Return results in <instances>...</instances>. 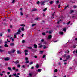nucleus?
I'll return each mask as SVG.
<instances>
[{
    "instance_id": "b1692460",
    "label": "nucleus",
    "mask_w": 77,
    "mask_h": 77,
    "mask_svg": "<svg viewBox=\"0 0 77 77\" xmlns=\"http://www.w3.org/2000/svg\"><path fill=\"white\" fill-rule=\"evenodd\" d=\"M20 26L22 27H24L25 26V25L24 24H21L20 25Z\"/></svg>"
},
{
    "instance_id": "4468645a",
    "label": "nucleus",
    "mask_w": 77,
    "mask_h": 77,
    "mask_svg": "<svg viewBox=\"0 0 77 77\" xmlns=\"http://www.w3.org/2000/svg\"><path fill=\"white\" fill-rule=\"evenodd\" d=\"M8 69L9 70H10V71H12V70H11V67H8Z\"/></svg>"
},
{
    "instance_id": "de8ad7c7",
    "label": "nucleus",
    "mask_w": 77,
    "mask_h": 77,
    "mask_svg": "<svg viewBox=\"0 0 77 77\" xmlns=\"http://www.w3.org/2000/svg\"><path fill=\"white\" fill-rule=\"evenodd\" d=\"M0 76H2L3 75V74L2 73H1V74H0Z\"/></svg>"
},
{
    "instance_id": "4d7b16f0",
    "label": "nucleus",
    "mask_w": 77,
    "mask_h": 77,
    "mask_svg": "<svg viewBox=\"0 0 77 77\" xmlns=\"http://www.w3.org/2000/svg\"><path fill=\"white\" fill-rule=\"evenodd\" d=\"M25 55L26 56L28 54V53H27V52L25 53Z\"/></svg>"
},
{
    "instance_id": "cd10ccee",
    "label": "nucleus",
    "mask_w": 77,
    "mask_h": 77,
    "mask_svg": "<svg viewBox=\"0 0 77 77\" xmlns=\"http://www.w3.org/2000/svg\"><path fill=\"white\" fill-rule=\"evenodd\" d=\"M37 9H36L35 8H34L32 10V11H36Z\"/></svg>"
},
{
    "instance_id": "3c124183",
    "label": "nucleus",
    "mask_w": 77,
    "mask_h": 77,
    "mask_svg": "<svg viewBox=\"0 0 77 77\" xmlns=\"http://www.w3.org/2000/svg\"><path fill=\"white\" fill-rule=\"evenodd\" d=\"M43 58H45V55H44L43 56Z\"/></svg>"
},
{
    "instance_id": "0e129e2a",
    "label": "nucleus",
    "mask_w": 77,
    "mask_h": 77,
    "mask_svg": "<svg viewBox=\"0 0 77 77\" xmlns=\"http://www.w3.org/2000/svg\"><path fill=\"white\" fill-rule=\"evenodd\" d=\"M34 57H35V58H37V57L36 56H34Z\"/></svg>"
},
{
    "instance_id": "ea45409f",
    "label": "nucleus",
    "mask_w": 77,
    "mask_h": 77,
    "mask_svg": "<svg viewBox=\"0 0 77 77\" xmlns=\"http://www.w3.org/2000/svg\"><path fill=\"white\" fill-rule=\"evenodd\" d=\"M20 66H21L20 65H17V67H18V68H20Z\"/></svg>"
},
{
    "instance_id": "bf43d9fd",
    "label": "nucleus",
    "mask_w": 77,
    "mask_h": 77,
    "mask_svg": "<svg viewBox=\"0 0 77 77\" xmlns=\"http://www.w3.org/2000/svg\"><path fill=\"white\" fill-rule=\"evenodd\" d=\"M22 68H25V66L23 65L22 66Z\"/></svg>"
},
{
    "instance_id": "e2e57ef3",
    "label": "nucleus",
    "mask_w": 77,
    "mask_h": 77,
    "mask_svg": "<svg viewBox=\"0 0 77 77\" xmlns=\"http://www.w3.org/2000/svg\"><path fill=\"white\" fill-rule=\"evenodd\" d=\"M37 4H38V5H39V1H38L37 2Z\"/></svg>"
},
{
    "instance_id": "4be33fe9",
    "label": "nucleus",
    "mask_w": 77,
    "mask_h": 77,
    "mask_svg": "<svg viewBox=\"0 0 77 77\" xmlns=\"http://www.w3.org/2000/svg\"><path fill=\"white\" fill-rule=\"evenodd\" d=\"M74 12V11L73 10H71L70 12V13L71 14V13H73Z\"/></svg>"
},
{
    "instance_id": "37998d69",
    "label": "nucleus",
    "mask_w": 77,
    "mask_h": 77,
    "mask_svg": "<svg viewBox=\"0 0 77 77\" xmlns=\"http://www.w3.org/2000/svg\"><path fill=\"white\" fill-rule=\"evenodd\" d=\"M42 35H43L44 36H45V33H42Z\"/></svg>"
},
{
    "instance_id": "7ed1b4c3",
    "label": "nucleus",
    "mask_w": 77,
    "mask_h": 77,
    "mask_svg": "<svg viewBox=\"0 0 77 77\" xmlns=\"http://www.w3.org/2000/svg\"><path fill=\"white\" fill-rule=\"evenodd\" d=\"M17 53L18 54H21V51L17 50Z\"/></svg>"
},
{
    "instance_id": "e433bc0d",
    "label": "nucleus",
    "mask_w": 77,
    "mask_h": 77,
    "mask_svg": "<svg viewBox=\"0 0 77 77\" xmlns=\"http://www.w3.org/2000/svg\"><path fill=\"white\" fill-rule=\"evenodd\" d=\"M62 21V20H60L59 21H58V22H57V24H59V22H60V21Z\"/></svg>"
},
{
    "instance_id": "473e14b6",
    "label": "nucleus",
    "mask_w": 77,
    "mask_h": 77,
    "mask_svg": "<svg viewBox=\"0 0 77 77\" xmlns=\"http://www.w3.org/2000/svg\"><path fill=\"white\" fill-rule=\"evenodd\" d=\"M12 38V37L10 38V39H12V41H14V38Z\"/></svg>"
},
{
    "instance_id": "13d9d810",
    "label": "nucleus",
    "mask_w": 77,
    "mask_h": 77,
    "mask_svg": "<svg viewBox=\"0 0 77 77\" xmlns=\"http://www.w3.org/2000/svg\"><path fill=\"white\" fill-rule=\"evenodd\" d=\"M5 71H3L2 72V73H5Z\"/></svg>"
},
{
    "instance_id": "a19ab883",
    "label": "nucleus",
    "mask_w": 77,
    "mask_h": 77,
    "mask_svg": "<svg viewBox=\"0 0 77 77\" xmlns=\"http://www.w3.org/2000/svg\"><path fill=\"white\" fill-rule=\"evenodd\" d=\"M7 41H8V42H11V41H9V39H7Z\"/></svg>"
},
{
    "instance_id": "4c0bfd02",
    "label": "nucleus",
    "mask_w": 77,
    "mask_h": 77,
    "mask_svg": "<svg viewBox=\"0 0 77 77\" xmlns=\"http://www.w3.org/2000/svg\"><path fill=\"white\" fill-rule=\"evenodd\" d=\"M68 5H67V6H66L64 8V9H66V8H68Z\"/></svg>"
},
{
    "instance_id": "ddd939ff",
    "label": "nucleus",
    "mask_w": 77,
    "mask_h": 77,
    "mask_svg": "<svg viewBox=\"0 0 77 77\" xmlns=\"http://www.w3.org/2000/svg\"><path fill=\"white\" fill-rule=\"evenodd\" d=\"M43 47L44 49H45V48H47V46H45V45H43Z\"/></svg>"
},
{
    "instance_id": "dca6fc26",
    "label": "nucleus",
    "mask_w": 77,
    "mask_h": 77,
    "mask_svg": "<svg viewBox=\"0 0 77 77\" xmlns=\"http://www.w3.org/2000/svg\"><path fill=\"white\" fill-rule=\"evenodd\" d=\"M47 8H45L43 10V12H45V11H46V10H47Z\"/></svg>"
},
{
    "instance_id": "72a5a7b5",
    "label": "nucleus",
    "mask_w": 77,
    "mask_h": 77,
    "mask_svg": "<svg viewBox=\"0 0 77 77\" xmlns=\"http://www.w3.org/2000/svg\"><path fill=\"white\" fill-rule=\"evenodd\" d=\"M38 72H41V69H38Z\"/></svg>"
},
{
    "instance_id": "a211bd4d",
    "label": "nucleus",
    "mask_w": 77,
    "mask_h": 77,
    "mask_svg": "<svg viewBox=\"0 0 77 77\" xmlns=\"http://www.w3.org/2000/svg\"><path fill=\"white\" fill-rule=\"evenodd\" d=\"M30 65H32V64H33V62H31L29 63Z\"/></svg>"
},
{
    "instance_id": "6ab92c4d",
    "label": "nucleus",
    "mask_w": 77,
    "mask_h": 77,
    "mask_svg": "<svg viewBox=\"0 0 77 77\" xmlns=\"http://www.w3.org/2000/svg\"><path fill=\"white\" fill-rule=\"evenodd\" d=\"M4 46L5 47H8V45L5 44L4 45Z\"/></svg>"
},
{
    "instance_id": "20e7f679",
    "label": "nucleus",
    "mask_w": 77,
    "mask_h": 77,
    "mask_svg": "<svg viewBox=\"0 0 77 77\" xmlns=\"http://www.w3.org/2000/svg\"><path fill=\"white\" fill-rule=\"evenodd\" d=\"M4 60H6V61H8L9 60V58L8 57L5 58H4Z\"/></svg>"
},
{
    "instance_id": "a878e982",
    "label": "nucleus",
    "mask_w": 77,
    "mask_h": 77,
    "mask_svg": "<svg viewBox=\"0 0 77 77\" xmlns=\"http://www.w3.org/2000/svg\"><path fill=\"white\" fill-rule=\"evenodd\" d=\"M29 61L26 60V62H25V63H29Z\"/></svg>"
},
{
    "instance_id": "bb28decb",
    "label": "nucleus",
    "mask_w": 77,
    "mask_h": 77,
    "mask_svg": "<svg viewBox=\"0 0 77 77\" xmlns=\"http://www.w3.org/2000/svg\"><path fill=\"white\" fill-rule=\"evenodd\" d=\"M25 53H27L28 52V50H24Z\"/></svg>"
},
{
    "instance_id": "69168bd1",
    "label": "nucleus",
    "mask_w": 77,
    "mask_h": 77,
    "mask_svg": "<svg viewBox=\"0 0 77 77\" xmlns=\"http://www.w3.org/2000/svg\"><path fill=\"white\" fill-rule=\"evenodd\" d=\"M14 2H15V0H13L12 1V3H14Z\"/></svg>"
},
{
    "instance_id": "7c9ffc66",
    "label": "nucleus",
    "mask_w": 77,
    "mask_h": 77,
    "mask_svg": "<svg viewBox=\"0 0 77 77\" xmlns=\"http://www.w3.org/2000/svg\"><path fill=\"white\" fill-rule=\"evenodd\" d=\"M49 33H52V31H50L48 32Z\"/></svg>"
},
{
    "instance_id": "680f3d73",
    "label": "nucleus",
    "mask_w": 77,
    "mask_h": 77,
    "mask_svg": "<svg viewBox=\"0 0 77 77\" xmlns=\"http://www.w3.org/2000/svg\"><path fill=\"white\" fill-rule=\"evenodd\" d=\"M74 8H77V6H76L75 5H74L73 6Z\"/></svg>"
},
{
    "instance_id": "5fc2aeb1",
    "label": "nucleus",
    "mask_w": 77,
    "mask_h": 77,
    "mask_svg": "<svg viewBox=\"0 0 77 77\" xmlns=\"http://www.w3.org/2000/svg\"><path fill=\"white\" fill-rule=\"evenodd\" d=\"M40 53H43V51H40Z\"/></svg>"
},
{
    "instance_id": "603ef678",
    "label": "nucleus",
    "mask_w": 77,
    "mask_h": 77,
    "mask_svg": "<svg viewBox=\"0 0 77 77\" xmlns=\"http://www.w3.org/2000/svg\"><path fill=\"white\" fill-rule=\"evenodd\" d=\"M16 35H15L14 36V37H13V38L14 39H15V38H16Z\"/></svg>"
},
{
    "instance_id": "f3484780",
    "label": "nucleus",
    "mask_w": 77,
    "mask_h": 77,
    "mask_svg": "<svg viewBox=\"0 0 77 77\" xmlns=\"http://www.w3.org/2000/svg\"><path fill=\"white\" fill-rule=\"evenodd\" d=\"M8 33H10L11 32V29H8Z\"/></svg>"
},
{
    "instance_id": "774afa93",
    "label": "nucleus",
    "mask_w": 77,
    "mask_h": 77,
    "mask_svg": "<svg viewBox=\"0 0 77 77\" xmlns=\"http://www.w3.org/2000/svg\"><path fill=\"white\" fill-rule=\"evenodd\" d=\"M0 36H2V34H0Z\"/></svg>"
},
{
    "instance_id": "c03bdc74",
    "label": "nucleus",
    "mask_w": 77,
    "mask_h": 77,
    "mask_svg": "<svg viewBox=\"0 0 77 77\" xmlns=\"http://www.w3.org/2000/svg\"><path fill=\"white\" fill-rule=\"evenodd\" d=\"M12 68L13 70H15V67H13Z\"/></svg>"
},
{
    "instance_id": "2f4dec72",
    "label": "nucleus",
    "mask_w": 77,
    "mask_h": 77,
    "mask_svg": "<svg viewBox=\"0 0 77 77\" xmlns=\"http://www.w3.org/2000/svg\"><path fill=\"white\" fill-rule=\"evenodd\" d=\"M57 72V69H55V70H54V72Z\"/></svg>"
},
{
    "instance_id": "58836bf2",
    "label": "nucleus",
    "mask_w": 77,
    "mask_h": 77,
    "mask_svg": "<svg viewBox=\"0 0 77 77\" xmlns=\"http://www.w3.org/2000/svg\"><path fill=\"white\" fill-rule=\"evenodd\" d=\"M76 46H77V45H74L73 46V48H75V47H76Z\"/></svg>"
},
{
    "instance_id": "79ce46f5",
    "label": "nucleus",
    "mask_w": 77,
    "mask_h": 77,
    "mask_svg": "<svg viewBox=\"0 0 77 77\" xmlns=\"http://www.w3.org/2000/svg\"><path fill=\"white\" fill-rule=\"evenodd\" d=\"M60 4L59 5H58V8H60Z\"/></svg>"
},
{
    "instance_id": "aec40b11",
    "label": "nucleus",
    "mask_w": 77,
    "mask_h": 77,
    "mask_svg": "<svg viewBox=\"0 0 77 77\" xmlns=\"http://www.w3.org/2000/svg\"><path fill=\"white\" fill-rule=\"evenodd\" d=\"M36 67L38 68H39V66L38 64H37V65L36 66Z\"/></svg>"
},
{
    "instance_id": "6e6552de",
    "label": "nucleus",
    "mask_w": 77,
    "mask_h": 77,
    "mask_svg": "<svg viewBox=\"0 0 77 77\" xmlns=\"http://www.w3.org/2000/svg\"><path fill=\"white\" fill-rule=\"evenodd\" d=\"M10 46H14L15 44L14 43H11L10 44Z\"/></svg>"
},
{
    "instance_id": "412c9836",
    "label": "nucleus",
    "mask_w": 77,
    "mask_h": 77,
    "mask_svg": "<svg viewBox=\"0 0 77 77\" xmlns=\"http://www.w3.org/2000/svg\"><path fill=\"white\" fill-rule=\"evenodd\" d=\"M21 30L22 31H24V27H22L21 29Z\"/></svg>"
},
{
    "instance_id": "052dcab7",
    "label": "nucleus",
    "mask_w": 77,
    "mask_h": 77,
    "mask_svg": "<svg viewBox=\"0 0 77 77\" xmlns=\"http://www.w3.org/2000/svg\"><path fill=\"white\" fill-rule=\"evenodd\" d=\"M44 41V39H42L41 40V42H43Z\"/></svg>"
},
{
    "instance_id": "f8f14e48",
    "label": "nucleus",
    "mask_w": 77,
    "mask_h": 77,
    "mask_svg": "<svg viewBox=\"0 0 77 77\" xmlns=\"http://www.w3.org/2000/svg\"><path fill=\"white\" fill-rule=\"evenodd\" d=\"M15 52V50L13 49L11 51V53H14Z\"/></svg>"
},
{
    "instance_id": "c9c22d12",
    "label": "nucleus",
    "mask_w": 77,
    "mask_h": 77,
    "mask_svg": "<svg viewBox=\"0 0 77 77\" xmlns=\"http://www.w3.org/2000/svg\"><path fill=\"white\" fill-rule=\"evenodd\" d=\"M20 15H23V13L22 12H20Z\"/></svg>"
},
{
    "instance_id": "f257e3e1",
    "label": "nucleus",
    "mask_w": 77,
    "mask_h": 77,
    "mask_svg": "<svg viewBox=\"0 0 77 77\" xmlns=\"http://www.w3.org/2000/svg\"><path fill=\"white\" fill-rule=\"evenodd\" d=\"M21 30H20V29H19L18 30L17 32L15 33L14 35H19V34H20V33H21Z\"/></svg>"
},
{
    "instance_id": "423d86ee",
    "label": "nucleus",
    "mask_w": 77,
    "mask_h": 77,
    "mask_svg": "<svg viewBox=\"0 0 77 77\" xmlns=\"http://www.w3.org/2000/svg\"><path fill=\"white\" fill-rule=\"evenodd\" d=\"M52 36H51V35H49L48 36V39H51V37Z\"/></svg>"
},
{
    "instance_id": "f704fd0d",
    "label": "nucleus",
    "mask_w": 77,
    "mask_h": 77,
    "mask_svg": "<svg viewBox=\"0 0 77 77\" xmlns=\"http://www.w3.org/2000/svg\"><path fill=\"white\" fill-rule=\"evenodd\" d=\"M4 51V50L0 49V52H3Z\"/></svg>"
},
{
    "instance_id": "338daca9",
    "label": "nucleus",
    "mask_w": 77,
    "mask_h": 77,
    "mask_svg": "<svg viewBox=\"0 0 77 77\" xmlns=\"http://www.w3.org/2000/svg\"><path fill=\"white\" fill-rule=\"evenodd\" d=\"M24 36V34H22L21 35V36L22 37H23V36Z\"/></svg>"
},
{
    "instance_id": "49530a36",
    "label": "nucleus",
    "mask_w": 77,
    "mask_h": 77,
    "mask_svg": "<svg viewBox=\"0 0 77 77\" xmlns=\"http://www.w3.org/2000/svg\"><path fill=\"white\" fill-rule=\"evenodd\" d=\"M22 43H24L25 42V41L24 40H23L22 41Z\"/></svg>"
},
{
    "instance_id": "5701e85b",
    "label": "nucleus",
    "mask_w": 77,
    "mask_h": 77,
    "mask_svg": "<svg viewBox=\"0 0 77 77\" xmlns=\"http://www.w3.org/2000/svg\"><path fill=\"white\" fill-rule=\"evenodd\" d=\"M55 2L56 4H57V3H59V0H57Z\"/></svg>"
},
{
    "instance_id": "2eb2a0df",
    "label": "nucleus",
    "mask_w": 77,
    "mask_h": 77,
    "mask_svg": "<svg viewBox=\"0 0 77 77\" xmlns=\"http://www.w3.org/2000/svg\"><path fill=\"white\" fill-rule=\"evenodd\" d=\"M63 31H64V32H66V28H63Z\"/></svg>"
},
{
    "instance_id": "f03ea898",
    "label": "nucleus",
    "mask_w": 77,
    "mask_h": 77,
    "mask_svg": "<svg viewBox=\"0 0 77 77\" xmlns=\"http://www.w3.org/2000/svg\"><path fill=\"white\" fill-rule=\"evenodd\" d=\"M64 56V58L65 59L66 58V59H68L69 58V57H70V56L69 55L66 56V55H65Z\"/></svg>"
},
{
    "instance_id": "09e8293b",
    "label": "nucleus",
    "mask_w": 77,
    "mask_h": 77,
    "mask_svg": "<svg viewBox=\"0 0 77 77\" xmlns=\"http://www.w3.org/2000/svg\"><path fill=\"white\" fill-rule=\"evenodd\" d=\"M53 1H51L50 2V4H52V3H53Z\"/></svg>"
},
{
    "instance_id": "864d4df0",
    "label": "nucleus",
    "mask_w": 77,
    "mask_h": 77,
    "mask_svg": "<svg viewBox=\"0 0 77 77\" xmlns=\"http://www.w3.org/2000/svg\"><path fill=\"white\" fill-rule=\"evenodd\" d=\"M28 48H29V49H32V47H28Z\"/></svg>"
},
{
    "instance_id": "8fccbe9b",
    "label": "nucleus",
    "mask_w": 77,
    "mask_h": 77,
    "mask_svg": "<svg viewBox=\"0 0 77 77\" xmlns=\"http://www.w3.org/2000/svg\"><path fill=\"white\" fill-rule=\"evenodd\" d=\"M35 25H36V24H33L32 25V27H33V26H35Z\"/></svg>"
},
{
    "instance_id": "9b49d317",
    "label": "nucleus",
    "mask_w": 77,
    "mask_h": 77,
    "mask_svg": "<svg viewBox=\"0 0 77 77\" xmlns=\"http://www.w3.org/2000/svg\"><path fill=\"white\" fill-rule=\"evenodd\" d=\"M33 45L35 48H37V45H36L34 44Z\"/></svg>"
},
{
    "instance_id": "9d476101",
    "label": "nucleus",
    "mask_w": 77,
    "mask_h": 77,
    "mask_svg": "<svg viewBox=\"0 0 77 77\" xmlns=\"http://www.w3.org/2000/svg\"><path fill=\"white\" fill-rule=\"evenodd\" d=\"M16 64H17L19 63V61L18 60H17L16 61L14 62Z\"/></svg>"
},
{
    "instance_id": "0eeeda50",
    "label": "nucleus",
    "mask_w": 77,
    "mask_h": 77,
    "mask_svg": "<svg viewBox=\"0 0 77 77\" xmlns=\"http://www.w3.org/2000/svg\"><path fill=\"white\" fill-rule=\"evenodd\" d=\"M38 47H39V48H41V47H43V46L41 45V44H38Z\"/></svg>"
},
{
    "instance_id": "39448f33",
    "label": "nucleus",
    "mask_w": 77,
    "mask_h": 77,
    "mask_svg": "<svg viewBox=\"0 0 77 77\" xmlns=\"http://www.w3.org/2000/svg\"><path fill=\"white\" fill-rule=\"evenodd\" d=\"M44 3L45 2L44 1L41 2V5H44Z\"/></svg>"
},
{
    "instance_id": "6e6d98bb",
    "label": "nucleus",
    "mask_w": 77,
    "mask_h": 77,
    "mask_svg": "<svg viewBox=\"0 0 77 77\" xmlns=\"http://www.w3.org/2000/svg\"><path fill=\"white\" fill-rule=\"evenodd\" d=\"M25 60H28V58H27V57H26V58H25Z\"/></svg>"
},
{
    "instance_id": "a18cd8bd",
    "label": "nucleus",
    "mask_w": 77,
    "mask_h": 77,
    "mask_svg": "<svg viewBox=\"0 0 77 77\" xmlns=\"http://www.w3.org/2000/svg\"><path fill=\"white\" fill-rule=\"evenodd\" d=\"M71 23V21H69L67 23V24H70V23Z\"/></svg>"
},
{
    "instance_id": "393cba45",
    "label": "nucleus",
    "mask_w": 77,
    "mask_h": 77,
    "mask_svg": "<svg viewBox=\"0 0 77 77\" xmlns=\"http://www.w3.org/2000/svg\"><path fill=\"white\" fill-rule=\"evenodd\" d=\"M32 73H30L29 75V76L28 77H32Z\"/></svg>"
},
{
    "instance_id": "1a4fd4ad",
    "label": "nucleus",
    "mask_w": 77,
    "mask_h": 77,
    "mask_svg": "<svg viewBox=\"0 0 77 77\" xmlns=\"http://www.w3.org/2000/svg\"><path fill=\"white\" fill-rule=\"evenodd\" d=\"M55 13V12H54V13L52 14V17H51V18H54V14Z\"/></svg>"
},
{
    "instance_id": "c756f323",
    "label": "nucleus",
    "mask_w": 77,
    "mask_h": 77,
    "mask_svg": "<svg viewBox=\"0 0 77 77\" xmlns=\"http://www.w3.org/2000/svg\"><path fill=\"white\" fill-rule=\"evenodd\" d=\"M60 33L61 35H63V32H60Z\"/></svg>"
},
{
    "instance_id": "c85d7f7f",
    "label": "nucleus",
    "mask_w": 77,
    "mask_h": 77,
    "mask_svg": "<svg viewBox=\"0 0 77 77\" xmlns=\"http://www.w3.org/2000/svg\"><path fill=\"white\" fill-rule=\"evenodd\" d=\"M13 75L14 76H17V73H14L13 74Z\"/></svg>"
}]
</instances>
